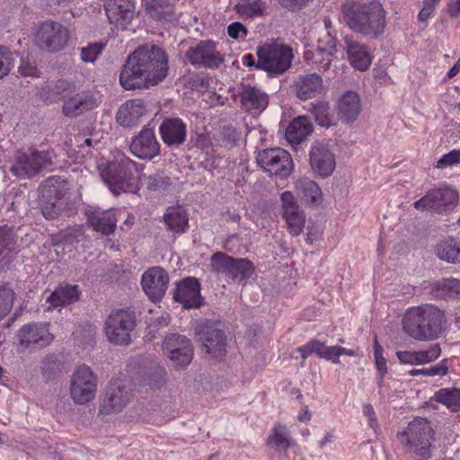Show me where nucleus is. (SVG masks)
Segmentation results:
<instances>
[{"label": "nucleus", "instance_id": "obj_45", "mask_svg": "<svg viewBox=\"0 0 460 460\" xmlns=\"http://www.w3.org/2000/svg\"><path fill=\"white\" fill-rule=\"evenodd\" d=\"M15 250V242L13 233L4 227H0V261L8 260Z\"/></svg>", "mask_w": 460, "mask_h": 460}, {"label": "nucleus", "instance_id": "obj_51", "mask_svg": "<svg viewBox=\"0 0 460 460\" xmlns=\"http://www.w3.org/2000/svg\"><path fill=\"white\" fill-rule=\"evenodd\" d=\"M14 58L8 48L0 45V78L4 77L13 66Z\"/></svg>", "mask_w": 460, "mask_h": 460}, {"label": "nucleus", "instance_id": "obj_50", "mask_svg": "<svg viewBox=\"0 0 460 460\" xmlns=\"http://www.w3.org/2000/svg\"><path fill=\"white\" fill-rule=\"evenodd\" d=\"M147 188L151 190H164L171 185V179L163 172L149 175L147 178Z\"/></svg>", "mask_w": 460, "mask_h": 460}, {"label": "nucleus", "instance_id": "obj_29", "mask_svg": "<svg viewBox=\"0 0 460 460\" xmlns=\"http://www.w3.org/2000/svg\"><path fill=\"white\" fill-rule=\"evenodd\" d=\"M242 108L249 113H261L269 103V96L261 89L244 85L240 93Z\"/></svg>", "mask_w": 460, "mask_h": 460}, {"label": "nucleus", "instance_id": "obj_3", "mask_svg": "<svg viewBox=\"0 0 460 460\" xmlns=\"http://www.w3.org/2000/svg\"><path fill=\"white\" fill-rule=\"evenodd\" d=\"M445 314L433 305L412 306L405 312L402 323L403 331L416 341H432L442 332Z\"/></svg>", "mask_w": 460, "mask_h": 460}, {"label": "nucleus", "instance_id": "obj_15", "mask_svg": "<svg viewBox=\"0 0 460 460\" xmlns=\"http://www.w3.org/2000/svg\"><path fill=\"white\" fill-rule=\"evenodd\" d=\"M185 56L192 66L211 69L218 68L224 62L223 55L217 49V43L210 40H200L189 48Z\"/></svg>", "mask_w": 460, "mask_h": 460}, {"label": "nucleus", "instance_id": "obj_63", "mask_svg": "<svg viewBox=\"0 0 460 460\" xmlns=\"http://www.w3.org/2000/svg\"><path fill=\"white\" fill-rule=\"evenodd\" d=\"M363 412L368 418V422H369L370 427L373 429H376L377 424H376V412L374 411L373 406L371 404L364 405Z\"/></svg>", "mask_w": 460, "mask_h": 460}, {"label": "nucleus", "instance_id": "obj_33", "mask_svg": "<svg viewBox=\"0 0 460 460\" xmlns=\"http://www.w3.org/2000/svg\"><path fill=\"white\" fill-rule=\"evenodd\" d=\"M313 132V124L305 116L295 118L286 128L285 136L292 145H298Z\"/></svg>", "mask_w": 460, "mask_h": 460}, {"label": "nucleus", "instance_id": "obj_30", "mask_svg": "<svg viewBox=\"0 0 460 460\" xmlns=\"http://www.w3.org/2000/svg\"><path fill=\"white\" fill-rule=\"evenodd\" d=\"M146 113V108L141 99H132L127 101L119 109L116 119L124 127H133L139 122Z\"/></svg>", "mask_w": 460, "mask_h": 460}, {"label": "nucleus", "instance_id": "obj_23", "mask_svg": "<svg viewBox=\"0 0 460 460\" xmlns=\"http://www.w3.org/2000/svg\"><path fill=\"white\" fill-rule=\"evenodd\" d=\"M104 9L110 22L122 30L131 22L135 14L133 0H107Z\"/></svg>", "mask_w": 460, "mask_h": 460}, {"label": "nucleus", "instance_id": "obj_55", "mask_svg": "<svg viewBox=\"0 0 460 460\" xmlns=\"http://www.w3.org/2000/svg\"><path fill=\"white\" fill-rule=\"evenodd\" d=\"M18 71L22 76L37 77L39 75V71L35 63L24 58H21Z\"/></svg>", "mask_w": 460, "mask_h": 460}, {"label": "nucleus", "instance_id": "obj_26", "mask_svg": "<svg viewBox=\"0 0 460 460\" xmlns=\"http://www.w3.org/2000/svg\"><path fill=\"white\" fill-rule=\"evenodd\" d=\"M176 0H142L146 14L157 22H172L177 20Z\"/></svg>", "mask_w": 460, "mask_h": 460}, {"label": "nucleus", "instance_id": "obj_24", "mask_svg": "<svg viewBox=\"0 0 460 460\" xmlns=\"http://www.w3.org/2000/svg\"><path fill=\"white\" fill-rule=\"evenodd\" d=\"M159 133L168 147L177 148L186 141L187 125L180 118H165L159 127Z\"/></svg>", "mask_w": 460, "mask_h": 460}, {"label": "nucleus", "instance_id": "obj_7", "mask_svg": "<svg viewBox=\"0 0 460 460\" xmlns=\"http://www.w3.org/2000/svg\"><path fill=\"white\" fill-rule=\"evenodd\" d=\"M137 326V317L130 308L112 311L105 321V334L115 345H128L132 341V332Z\"/></svg>", "mask_w": 460, "mask_h": 460}, {"label": "nucleus", "instance_id": "obj_41", "mask_svg": "<svg viewBox=\"0 0 460 460\" xmlns=\"http://www.w3.org/2000/svg\"><path fill=\"white\" fill-rule=\"evenodd\" d=\"M254 273V267L251 261L243 258H234L228 278L235 281H243L250 279Z\"/></svg>", "mask_w": 460, "mask_h": 460}, {"label": "nucleus", "instance_id": "obj_62", "mask_svg": "<svg viewBox=\"0 0 460 460\" xmlns=\"http://www.w3.org/2000/svg\"><path fill=\"white\" fill-rule=\"evenodd\" d=\"M436 7L430 5L428 3L423 2V7L420 11L418 14L419 22H425L430 16V14L434 12Z\"/></svg>", "mask_w": 460, "mask_h": 460}, {"label": "nucleus", "instance_id": "obj_53", "mask_svg": "<svg viewBox=\"0 0 460 460\" xmlns=\"http://www.w3.org/2000/svg\"><path fill=\"white\" fill-rule=\"evenodd\" d=\"M337 40L332 31L325 34L318 40V49L327 53L328 56L332 55L336 51Z\"/></svg>", "mask_w": 460, "mask_h": 460}, {"label": "nucleus", "instance_id": "obj_32", "mask_svg": "<svg viewBox=\"0 0 460 460\" xmlns=\"http://www.w3.org/2000/svg\"><path fill=\"white\" fill-rule=\"evenodd\" d=\"M345 44L352 66L360 71L367 70L372 61V56L368 48L348 38L345 39Z\"/></svg>", "mask_w": 460, "mask_h": 460}, {"label": "nucleus", "instance_id": "obj_22", "mask_svg": "<svg viewBox=\"0 0 460 460\" xmlns=\"http://www.w3.org/2000/svg\"><path fill=\"white\" fill-rule=\"evenodd\" d=\"M309 161L314 172L322 177H328L335 169V157L328 144L315 142L309 153Z\"/></svg>", "mask_w": 460, "mask_h": 460}, {"label": "nucleus", "instance_id": "obj_28", "mask_svg": "<svg viewBox=\"0 0 460 460\" xmlns=\"http://www.w3.org/2000/svg\"><path fill=\"white\" fill-rule=\"evenodd\" d=\"M361 112V102L356 92L344 93L337 102L338 118L349 124L358 119Z\"/></svg>", "mask_w": 460, "mask_h": 460}, {"label": "nucleus", "instance_id": "obj_64", "mask_svg": "<svg viewBox=\"0 0 460 460\" xmlns=\"http://www.w3.org/2000/svg\"><path fill=\"white\" fill-rule=\"evenodd\" d=\"M447 13L450 17L456 18L460 15V0H449L447 3Z\"/></svg>", "mask_w": 460, "mask_h": 460}, {"label": "nucleus", "instance_id": "obj_2", "mask_svg": "<svg viewBox=\"0 0 460 460\" xmlns=\"http://www.w3.org/2000/svg\"><path fill=\"white\" fill-rule=\"evenodd\" d=\"M346 24L355 32L378 39L385 29V12L379 1L352 2L342 5Z\"/></svg>", "mask_w": 460, "mask_h": 460}, {"label": "nucleus", "instance_id": "obj_20", "mask_svg": "<svg viewBox=\"0 0 460 460\" xmlns=\"http://www.w3.org/2000/svg\"><path fill=\"white\" fill-rule=\"evenodd\" d=\"M282 217L286 220L288 229L291 235L298 236L305 225V214L300 208L294 195L285 191L280 196Z\"/></svg>", "mask_w": 460, "mask_h": 460}, {"label": "nucleus", "instance_id": "obj_49", "mask_svg": "<svg viewBox=\"0 0 460 460\" xmlns=\"http://www.w3.org/2000/svg\"><path fill=\"white\" fill-rule=\"evenodd\" d=\"M105 44L102 42L90 43L87 47L80 49V57L84 62H94L99 55L102 54Z\"/></svg>", "mask_w": 460, "mask_h": 460}, {"label": "nucleus", "instance_id": "obj_21", "mask_svg": "<svg viewBox=\"0 0 460 460\" xmlns=\"http://www.w3.org/2000/svg\"><path fill=\"white\" fill-rule=\"evenodd\" d=\"M130 152L141 160H151L160 153V144L154 130L147 126L132 138Z\"/></svg>", "mask_w": 460, "mask_h": 460}, {"label": "nucleus", "instance_id": "obj_56", "mask_svg": "<svg viewBox=\"0 0 460 460\" xmlns=\"http://www.w3.org/2000/svg\"><path fill=\"white\" fill-rule=\"evenodd\" d=\"M460 164V149H454L449 153L444 155L438 161L437 167L445 168L447 166Z\"/></svg>", "mask_w": 460, "mask_h": 460}, {"label": "nucleus", "instance_id": "obj_1", "mask_svg": "<svg viewBox=\"0 0 460 460\" xmlns=\"http://www.w3.org/2000/svg\"><path fill=\"white\" fill-rule=\"evenodd\" d=\"M168 74V58L160 47L139 46L129 54L119 75V84L127 91L148 89L163 82Z\"/></svg>", "mask_w": 460, "mask_h": 460}, {"label": "nucleus", "instance_id": "obj_16", "mask_svg": "<svg viewBox=\"0 0 460 460\" xmlns=\"http://www.w3.org/2000/svg\"><path fill=\"white\" fill-rule=\"evenodd\" d=\"M163 351L172 361L175 367L188 366L193 358V347L189 338L178 333H171L164 339Z\"/></svg>", "mask_w": 460, "mask_h": 460}, {"label": "nucleus", "instance_id": "obj_27", "mask_svg": "<svg viewBox=\"0 0 460 460\" xmlns=\"http://www.w3.org/2000/svg\"><path fill=\"white\" fill-rule=\"evenodd\" d=\"M97 106V99L90 91H83L67 98L62 106V112L66 116H78L84 111L94 109Z\"/></svg>", "mask_w": 460, "mask_h": 460}, {"label": "nucleus", "instance_id": "obj_43", "mask_svg": "<svg viewBox=\"0 0 460 460\" xmlns=\"http://www.w3.org/2000/svg\"><path fill=\"white\" fill-rule=\"evenodd\" d=\"M234 261V258L229 256L222 252H217L212 254L210 258L211 270L217 274H228L231 270L232 263Z\"/></svg>", "mask_w": 460, "mask_h": 460}, {"label": "nucleus", "instance_id": "obj_48", "mask_svg": "<svg viewBox=\"0 0 460 460\" xmlns=\"http://www.w3.org/2000/svg\"><path fill=\"white\" fill-rule=\"evenodd\" d=\"M441 354V349L438 344H431L426 349L417 351V365H425L435 361Z\"/></svg>", "mask_w": 460, "mask_h": 460}, {"label": "nucleus", "instance_id": "obj_47", "mask_svg": "<svg viewBox=\"0 0 460 460\" xmlns=\"http://www.w3.org/2000/svg\"><path fill=\"white\" fill-rule=\"evenodd\" d=\"M310 106L309 110L320 126L329 127L332 125L330 107L327 102H317L316 103H311Z\"/></svg>", "mask_w": 460, "mask_h": 460}, {"label": "nucleus", "instance_id": "obj_37", "mask_svg": "<svg viewBox=\"0 0 460 460\" xmlns=\"http://www.w3.org/2000/svg\"><path fill=\"white\" fill-rule=\"evenodd\" d=\"M47 191L48 196L42 195L46 200L42 199L41 213L46 219L52 220L58 218L65 207V202L62 198L58 197V190L54 189H49Z\"/></svg>", "mask_w": 460, "mask_h": 460}, {"label": "nucleus", "instance_id": "obj_5", "mask_svg": "<svg viewBox=\"0 0 460 460\" xmlns=\"http://www.w3.org/2000/svg\"><path fill=\"white\" fill-rule=\"evenodd\" d=\"M258 58L256 67L270 75H279L286 72L294 58L291 47L276 40L267 41L256 49Z\"/></svg>", "mask_w": 460, "mask_h": 460}, {"label": "nucleus", "instance_id": "obj_14", "mask_svg": "<svg viewBox=\"0 0 460 460\" xmlns=\"http://www.w3.org/2000/svg\"><path fill=\"white\" fill-rule=\"evenodd\" d=\"M202 351L213 358H221L226 353V332L211 322L202 323L196 328Z\"/></svg>", "mask_w": 460, "mask_h": 460}, {"label": "nucleus", "instance_id": "obj_13", "mask_svg": "<svg viewBox=\"0 0 460 460\" xmlns=\"http://www.w3.org/2000/svg\"><path fill=\"white\" fill-rule=\"evenodd\" d=\"M256 161L265 172L281 178L288 176L293 168L290 154L281 148L261 150L257 154Z\"/></svg>", "mask_w": 460, "mask_h": 460}, {"label": "nucleus", "instance_id": "obj_58", "mask_svg": "<svg viewBox=\"0 0 460 460\" xmlns=\"http://www.w3.org/2000/svg\"><path fill=\"white\" fill-rule=\"evenodd\" d=\"M313 0H278L279 4L291 11H298L306 6Z\"/></svg>", "mask_w": 460, "mask_h": 460}, {"label": "nucleus", "instance_id": "obj_11", "mask_svg": "<svg viewBox=\"0 0 460 460\" xmlns=\"http://www.w3.org/2000/svg\"><path fill=\"white\" fill-rule=\"evenodd\" d=\"M97 377L86 365L79 366L71 377L70 394L76 404H84L94 398Z\"/></svg>", "mask_w": 460, "mask_h": 460}, {"label": "nucleus", "instance_id": "obj_42", "mask_svg": "<svg viewBox=\"0 0 460 460\" xmlns=\"http://www.w3.org/2000/svg\"><path fill=\"white\" fill-rule=\"evenodd\" d=\"M438 256L447 262L460 261V246L454 239L440 242L436 248Z\"/></svg>", "mask_w": 460, "mask_h": 460}, {"label": "nucleus", "instance_id": "obj_60", "mask_svg": "<svg viewBox=\"0 0 460 460\" xmlns=\"http://www.w3.org/2000/svg\"><path fill=\"white\" fill-rule=\"evenodd\" d=\"M319 346V341L312 340L308 341L305 345L299 347L297 351L301 354V357L305 359L313 353L317 355Z\"/></svg>", "mask_w": 460, "mask_h": 460}, {"label": "nucleus", "instance_id": "obj_52", "mask_svg": "<svg viewBox=\"0 0 460 460\" xmlns=\"http://www.w3.org/2000/svg\"><path fill=\"white\" fill-rule=\"evenodd\" d=\"M340 346H326L323 342L319 341L317 356L321 358L332 361L334 364L340 363Z\"/></svg>", "mask_w": 460, "mask_h": 460}, {"label": "nucleus", "instance_id": "obj_4", "mask_svg": "<svg viewBox=\"0 0 460 460\" xmlns=\"http://www.w3.org/2000/svg\"><path fill=\"white\" fill-rule=\"evenodd\" d=\"M404 452L413 460H429L435 450V430L430 422L421 417L414 418L397 433Z\"/></svg>", "mask_w": 460, "mask_h": 460}, {"label": "nucleus", "instance_id": "obj_35", "mask_svg": "<svg viewBox=\"0 0 460 460\" xmlns=\"http://www.w3.org/2000/svg\"><path fill=\"white\" fill-rule=\"evenodd\" d=\"M80 291L77 285H60L48 297L47 301L53 307L66 306L79 299Z\"/></svg>", "mask_w": 460, "mask_h": 460}, {"label": "nucleus", "instance_id": "obj_19", "mask_svg": "<svg viewBox=\"0 0 460 460\" xmlns=\"http://www.w3.org/2000/svg\"><path fill=\"white\" fill-rule=\"evenodd\" d=\"M169 284V276L161 267H153L144 272L141 285L144 292L152 302H160L164 296Z\"/></svg>", "mask_w": 460, "mask_h": 460}, {"label": "nucleus", "instance_id": "obj_38", "mask_svg": "<svg viewBox=\"0 0 460 460\" xmlns=\"http://www.w3.org/2000/svg\"><path fill=\"white\" fill-rule=\"evenodd\" d=\"M233 9L240 18L250 19L261 16L266 4L263 0H238Z\"/></svg>", "mask_w": 460, "mask_h": 460}, {"label": "nucleus", "instance_id": "obj_10", "mask_svg": "<svg viewBox=\"0 0 460 460\" xmlns=\"http://www.w3.org/2000/svg\"><path fill=\"white\" fill-rule=\"evenodd\" d=\"M458 199V193L446 185H439L429 190L424 197L414 202L418 210H431L441 214L451 211Z\"/></svg>", "mask_w": 460, "mask_h": 460}, {"label": "nucleus", "instance_id": "obj_25", "mask_svg": "<svg viewBox=\"0 0 460 460\" xmlns=\"http://www.w3.org/2000/svg\"><path fill=\"white\" fill-rule=\"evenodd\" d=\"M292 90L296 96L302 101L314 98L322 93V76L317 73L301 75L295 80Z\"/></svg>", "mask_w": 460, "mask_h": 460}, {"label": "nucleus", "instance_id": "obj_9", "mask_svg": "<svg viewBox=\"0 0 460 460\" xmlns=\"http://www.w3.org/2000/svg\"><path fill=\"white\" fill-rule=\"evenodd\" d=\"M137 172V164L130 158L123 156L119 161L111 163L109 166V172L102 177L109 186L111 191L119 196L121 192L132 191L134 186L132 180Z\"/></svg>", "mask_w": 460, "mask_h": 460}, {"label": "nucleus", "instance_id": "obj_57", "mask_svg": "<svg viewBox=\"0 0 460 460\" xmlns=\"http://www.w3.org/2000/svg\"><path fill=\"white\" fill-rule=\"evenodd\" d=\"M227 34L234 40H243L247 36L248 30L243 23L234 22L227 26Z\"/></svg>", "mask_w": 460, "mask_h": 460}, {"label": "nucleus", "instance_id": "obj_8", "mask_svg": "<svg viewBox=\"0 0 460 460\" xmlns=\"http://www.w3.org/2000/svg\"><path fill=\"white\" fill-rule=\"evenodd\" d=\"M69 30L58 22L46 20L40 22L35 32V44L42 50L55 53L67 45Z\"/></svg>", "mask_w": 460, "mask_h": 460}, {"label": "nucleus", "instance_id": "obj_12", "mask_svg": "<svg viewBox=\"0 0 460 460\" xmlns=\"http://www.w3.org/2000/svg\"><path fill=\"white\" fill-rule=\"evenodd\" d=\"M131 398L132 393L122 380H111L101 398L98 411L102 415L120 412Z\"/></svg>", "mask_w": 460, "mask_h": 460}, {"label": "nucleus", "instance_id": "obj_39", "mask_svg": "<svg viewBox=\"0 0 460 460\" xmlns=\"http://www.w3.org/2000/svg\"><path fill=\"white\" fill-rule=\"evenodd\" d=\"M296 189L301 199L308 204L317 203L322 197V191L318 184L308 178L297 180Z\"/></svg>", "mask_w": 460, "mask_h": 460}, {"label": "nucleus", "instance_id": "obj_34", "mask_svg": "<svg viewBox=\"0 0 460 460\" xmlns=\"http://www.w3.org/2000/svg\"><path fill=\"white\" fill-rule=\"evenodd\" d=\"M168 230L175 234L185 233L189 226V217L181 206L169 207L163 217Z\"/></svg>", "mask_w": 460, "mask_h": 460}, {"label": "nucleus", "instance_id": "obj_31", "mask_svg": "<svg viewBox=\"0 0 460 460\" xmlns=\"http://www.w3.org/2000/svg\"><path fill=\"white\" fill-rule=\"evenodd\" d=\"M87 221L96 232L102 235H110L115 232L118 218L113 209L94 210L87 215Z\"/></svg>", "mask_w": 460, "mask_h": 460}, {"label": "nucleus", "instance_id": "obj_44", "mask_svg": "<svg viewBox=\"0 0 460 460\" xmlns=\"http://www.w3.org/2000/svg\"><path fill=\"white\" fill-rule=\"evenodd\" d=\"M268 444L277 450H287L289 447L287 428L283 425L275 426L268 438Z\"/></svg>", "mask_w": 460, "mask_h": 460}, {"label": "nucleus", "instance_id": "obj_61", "mask_svg": "<svg viewBox=\"0 0 460 460\" xmlns=\"http://www.w3.org/2000/svg\"><path fill=\"white\" fill-rule=\"evenodd\" d=\"M396 356L402 364L417 365V351H397Z\"/></svg>", "mask_w": 460, "mask_h": 460}, {"label": "nucleus", "instance_id": "obj_40", "mask_svg": "<svg viewBox=\"0 0 460 460\" xmlns=\"http://www.w3.org/2000/svg\"><path fill=\"white\" fill-rule=\"evenodd\" d=\"M434 400L453 412L460 411V388H441L435 393Z\"/></svg>", "mask_w": 460, "mask_h": 460}, {"label": "nucleus", "instance_id": "obj_46", "mask_svg": "<svg viewBox=\"0 0 460 460\" xmlns=\"http://www.w3.org/2000/svg\"><path fill=\"white\" fill-rule=\"evenodd\" d=\"M15 293L9 284L0 286V320L13 308Z\"/></svg>", "mask_w": 460, "mask_h": 460}, {"label": "nucleus", "instance_id": "obj_36", "mask_svg": "<svg viewBox=\"0 0 460 460\" xmlns=\"http://www.w3.org/2000/svg\"><path fill=\"white\" fill-rule=\"evenodd\" d=\"M431 294L435 298L451 300L460 298V280L456 279H443L436 282Z\"/></svg>", "mask_w": 460, "mask_h": 460}, {"label": "nucleus", "instance_id": "obj_59", "mask_svg": "<svg viewBox=\"0 0 460 460\" xmlns=\"http://www.w3.org/2000/svg\"><path fill=\"white\" fill-rule=\"evenodd\" d=\"M448 360L443 359L438 365L428 367V376H443L448 373Z\"/></svg>", "mask_w": 460, "mask_h": 460}, {"label": "nucleus", "instance_id": "obj_18", "mask_svg": "<svg viewBox=\"0 0 460 460\" xmlns=\"http://www.w3.org/2000/svg\"><path fill=\"white\" fill-rule=\"evenodd\" d=\"M172 298L185 309L200 308L204 298L200 294V283L195 277H188L178 282Z\"/></svg>", "mask_w": 460, "mask_h": 460}, {"label": "nucleus", "instance_id": "obj_6", "mask_svg": "<svg viewBox=\"0 0 460 460\" xmlns=\"http://www.w3.org/2000/svg\"><path fill=\"white\" fill-rule=\"evenodd\" d=\"M54 157L52 150H38L32 147L18 150L13 155L10 172L20 179L32 178L53 165Z\"/></svg>", "mask_w": 460, "mask_h": 460}, {"label": "nucleus", "instance_id": "obj_54", "mask_svg": "<svg viewBox=\"0 0 460 460\" xmlns=\"http://www.w3.org/2000/svg\"><path fill=\"white\" fill-rule=\"evenodd\" d=\"M75 84L73 82H69L66 80H58L53 88V93L63 98H66L68 93H71L75 91Z\"/></svg>", "mask_w": 460, "mask_h": 460}, {"label": "nucleus", "instance_id": "obj_17", "mask_svg": "<svg viewBox=\"0 0 460 460\" xmlns=\"http://www.w3.org/2000/svg\"><path fill=\"white\" fill-rule=\"evenodd\" d=\"M21 346L26 349L37 350L49 346L54 340L48 325L31 323L24 324L18 332Z\"/></svg>", "mask_w": 460, "mask_h": 460}]
</instances>
